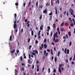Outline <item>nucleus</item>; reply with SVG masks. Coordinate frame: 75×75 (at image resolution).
<instances>
[{"mask_svg":"<svg viewBox=\"0 0 75 75\" xmlns=\"http://www.w3.org/2000/svg\"><path fill=\"white\" fill-rule=\"evenodd\" d=\"M43 7V6H42V5H40L39 6V8H42Z\"/></svg>","mask_w":75,"mask_h":75,"instance_id":"dca6fc26","label":"nucleus"},{"mask_svg":"<svg viewBox=\"0 0 75 75\" xmlns=\"http://www.w3.org/2000/svg\"><path fill=\"white\" fill-rule=\"evenodd\" d=\"M60 52H58V54H57V56H58V57H59V54H60Z\"/></svg>","mask_w":75,"mask_h":75,"instance_id":"2f4dec72","label":"nucleus"},{"mask_svg":"<svg viewBox=\"0 0 75 75\" xmlns=\"http://www.w3.org/2000/svg\"><path fill=\"white\" fill-rule=\"evenodd\" d=\"M35 42L36 44H38V41H37V40H36L35 41Z\"/></svg>","mask_w":75,"mask_h":75,"instance_id":"ea45409f","label":"nucleus"},{"mask_svg":"<svg viewBox=\"0 0 75 75\" xmlns=\"http://www.w3.org/2000/svg\"><path fill=\"white\" fill-rule=\"evenodd\" d=\"M67 16H69V14H68V11H67Z\"/></svg>","mask_w":75,"mask_h":75,"instance_id":"4d7b16f0","label":"nucleus"},{"mask_svg":"<svg viewBox=\"0 0 75 75\" xmlns=\"http://www.w3.org/2000/svg\"><path fill=\"white\" fill-rule=\"evenodd\" d=\"M44 48H47V45H46V44H45L44 45Z\"/></svg>","mask_w":75,"mask_h":75,"instance_id":"f8f14e48","label":"nucleus"},{"mask_svg":"<svg viewBox=\"0 0 75 75\" xmlns=\"http://www.w3.org/2000/svg\"><path fill=\"white\" fill-rule=\"evenodd\" d=\"M14 17L15 20H16V17H17V14H16V13L14 14Z\"/></svg>","mask_w":75,"mask_h":75,"instance_id":"ddd939ff","label":"nucleus"},{"mask_svg":"<svg viewBox=\"0 0 75 75\" xmlns=\"http://www.w3.org/2000/svg\"><path fill=\"white\" fill-rule=\"evenodd\" d=\"M68 35L69 36H71V32H68Z\"/></svg>","mask_w":75,"mask_h":75,"instance_id":"6ab92c4d","label":"nucleus"},{"mask_svg":"<svg viewBox=\"0 0 75 75\" xmlns=\"http://www.w3.org/2000/svg\"><path fill=\"white\" fill-rule=\"evenodd\" d=\"M53 41H54V42H55V43H57V42H58V41H59V40H58V39H56V40H53Z\"/></svg>","mask_w":75,"mask_h":75,"instance_id":"1a4fd4ad","label":"nucleus"},{"mask_svg":"<svg viewBox=\"0 0 75 75\" xmlns=\"http://www.w3.org/2000/svg\"><path fill=\"white\" fill-rule=\"evenodd\" d=\"M21 59V61H23V57L22 56H21L20 57Z\"/></svg>","mask_w":75,"mask_h":75,"instance_id":"e433bc0d","label":"nucleus"},{"mask_svg":"<svg viewBox=\"0 0 75 75\" xmlns=\"http://www.w3.org/2000/svg\"><path fill=\"white\" fill-rule=\"evenodd\" d=\"M33 52H32L31 53L32 54H33V55H36V53H34V52H35V50H33Z\"/></svg>","mask_w":75,"mask_h":75,"instance_id":"423d86ee","label":"nucleus"},{"mask_svg":"<svg viewBox=\"0 0 75 75\" xmlns=\"http://www.w3.org/2000/svg\"><path fill=\"white\" fill-rule=\"evenodd\" d=\"M44 70H45V68H44V67H43L42 69V72H43Z\"/></svg>","mask_w":75,"mask_h":75,"instance_id":"a211bd4d","label":"nucleus"},{"mask_svg":"<svg viewBox=\"0 0 75 75\" xmlns=\"http://www.w3.org/2000/svg\"><path fill=\"white\" fill-rule=\"evenodd\" d=\"M70 25L71 27H73V26H74V24H73V23H71L70 24Z\"/></svg>","mask_w":75,"mask_h":75,"instance_id":"37998d69","label":"nucleus"},{"mask_svg":"<svg viewBox=\"0 0 75 75\" xmlns=\"http://www.w3.org/2000/svg\"><path fill=\"white\" fill-rule=\"evenodd\" d=\"M21 33H23V28H22V29H21Z\"/></svg>","mask_w":75,"mask_h":75,"instance_id":"5fc2aeb1","label":"nucleus"},{"mask_svg":"<svg viewBox=\"0 0 75 75\" xmlns=\"http://www.w3.org/2000/svg\"><path fill=\"white\" fill-rule=\"evenodd\" d=\"M44 42H47V39L45 38L44 39Z\"/></svg>","mask_w":75,"mask_h":75,"instance_id":"7c9ffc66","label":"nucleus"},{"mask_svg":"<svg viewBox=\"0 0 75 75\" xmlns=\"http://www.w3.org/2000/svg\"><path fill=\"white\" fill-rule=\"evenodd\" d=\"M52 12H51L49 14V16H52Z\"/></svg>","mask_w":75,"mask_h":75,"instance_id":"cd10ccee","label":"nucleus"},{"mask_svg":"<svg viewBox=\"0 0 75 75\" xmlns=\"http://www.w3.org/2000/svg\"><path fill=\"white\" fill-rule=\"evenodd\" d=\"M51 54L52 55H53V52H52V49H51Z\"/></svg>","mask_w":75,"mask_h":75,"instance_id":"49530a36","label":"nucleus"},{"mask_svg":"<svg viewBox=\"0 0 75 75\" xmlns=\"http://www.w3.org/2000/svg\"><path fill=\"white\" fill-rule=\"evenodd\" d=\"M53 72L54 73L56 72V69H54Z\"/></svg>","mask_w":75,"mask_h":75,"instance_id":"09e8293b","label":"nucleus"},{"mask_svg":"<svg viewBox=\"0 0 75 75\" xmlns=\"http://www.w3.org/2000/svg\"><path fill=\"white\" fill-rule=\"evenodd\" d=\"M64 25V22H62V23L61 24V27H62Z\"/></svg>","mask_w":75,"mask_h":75,"instance_id":"b1692460","label":"nucleus"},{"mask_svg":"<svg viewBox=\"0 0 75 75\" xmlns=\"http://www.w3.org/2000/svg\"><path fill=\"white\" fill-rule=\"evenodd\" d=\"M28 62L29 64H31L33 62V59H29L28 60Z\"/></svg>","mask_w":75,"mask_h":75,"instance_id":"7ed1b4c3","label":"nucleus"},{"mask_svg":"<svg viewBox=\"0 0 75 75\" xmlns=\"http://www.w3.org/2000/svg\"><path fill=\"white\" fill-rule=\"evenodd\" d=\"M52 33H53L52 31H51V33L50 34V37H52Z\"/></svg>","mask_w":75,"mask_h":75,"instance_id":"f704fd0d","label":"nucleus"},{"mask_svg":"<svg viewBox=\"0 0 75 75\" xmlns=\"http://www.w3.org/2000/svg\"><path fill=\"white\" fill-rule=\"evenodd\" d=\"M66 62L67 63H68V59H66Z\"/></svg>","mask_w":75,"mask_h":75,"instance_id":"58836bf2","label":"nucleus"},{"mask_svg":"<svg viewBox=\"0 0 75 75\" xmlns=\"http://www.w3.org/2000/svg\"><path fill=\"white\" fill-rule=\"evenodd\" d=\"M36 6L37 7H38V2L36 3Z\"/></svg>","mask_w":75,"mask_h":75,"instance_id":"3c124183","label":"nucleus"},{"mask_svg":"<svg viewBox=\"0 0 75 75\" xmlns=\"http://www.w3.org/2000/svg\"><path fill=\"white\" fill-rule=\"evenodd\" d=\"M30 31H31V34L32 36H33L34 35V31L33 30H32V28L30 29Z\"/></svg>","mask_w":75,"mask_h":75,"instance_id":"39448f33","label":"nucleus"},{"mask_svg":"<svg viewBox=\"0 0 75 75\" xmlns=\"http://www.w3.org/2000/svg\"><path fill=\"white\" fill-rule=\"evenodd\" d=\"M31 2L30 1L29 4H28V7H29V6H30V4H31Z\"/></svg>","mask_w":75,"mask_h":75,"instance_id":"4c0bfd02","label":"nucleus"},{"mask_svg":"<svg viewBox=\"0 0 75 75\" xmlns=\"http://www.w3.org/2000/svg\"><path fill=\"white\" fill-rule=\"evenodd\" d=\"M55 11L56 14H58V11H57V9L56 7L55 8Z\"/></svg>","mask_w":75,"mask_h":75,"instance_id":"6e6552de","label":"nucleus"},{"mask_svg":"<svg viewBox=\"0 0 75 75\" xmlns=\"http://www.w3.org/2000/svg\"><path fill=\"white\" fill-rule=\"evenodd\" d=\"M63 64H59V69H61V67H62Z\"/></svg>","mask_w":75,"mask_h":75,"instance_id":"4be33fe9","label":"nucleus"},{"mask_svg":"<svg viewBox=\"0 0 75 75\" xmlns=\"http://www.w3.org/2000/svg\"><path fill=\"white\" fill-rule=\"evenodd\" d=\"M39 49H40V50H42V47H39Z\"/></svg>","mask_w":75,"mask_h":75,"instance_id":"e2e57ef3","label":"nucleus"},{"mask_svg":"<svg viewBox=\"0 0 75 75\" xmlns=\"http://www.w3.org/2000/svg\"><path fill=\"white\" fill-rule=\"evenodd\" d=\"M50 68H48V72L49 73V74H50Z\"/></svg>","mask_w":75,"mask_h":75,"instance_id":"a878e982","label":"nucleus"},{"mask_svg":"<svg viewBox=\"0 0 75 75\" xmlns=\"http://www.w3.org/2000/svg\"><path fill=\"white\" fill-rule=\"evenodd\" d=\"M48 52H47L45 54V57H47V56H48Z\"/></svg>","mask_w":75,"mask_h":75,"instance_id":"c03bdc74","label":"nucleus"},{"mask_svg":"<svg viewBox=\"0 0 75 75\" xmlns=\"http://www.w3.org/2000/svg\"><path fill=\"white\" fill-rule=\"evenodd\" d=\"M54 51H56V47H54Z\"/></svg>","mask_w":75,"mask_h":75,"instance_id":"69168bd1","label":"nucleus"},{"mask_svg":"<svg viewBox=\"0 0 75 75\" xmlns=\"http://www.w3.org/2000/svg\"><path fill=\"white\" fill-rule=\"evenodd\" d=\"M64 25L66 27H67L68 25H69V24L68 23H64Z\"/></svg>","mask_w":75,"mask_h":75,"instance_id":"9b49d317","label":"nucleus"},{"mask_svg":"<svg viewBox=\"0 0 75 75\" xmlns=\"http://www.w3.org/2000/svg\"><path fill=\"white\" fill-rule=\"evenodd\" d=\"M43 13H44V14H45V13H47V8L45 9V10L43 11Z\"/></svg>","mask_w":75,"mask_h":75,"instance_id":"0eeeda50","label":"nucleus"},{"mask_svg":"<svg viewBox=\"0 0 75 75\" xmlns=\"http://www.w3.org/2000/svg\"><path fill=\"white\" fill-rule=\"evenodd\" d=\"M31 47H32V46H31V45H30L29 47V50H30V49H31Z\"/></svg>","mask_w":75,"mask_h":75,"instance_id":"c756f323","label":"nucleus"},{"mask_svg":"<svg viewBox=\"0 0 75 75\" xmlns=\"http://www.w3.org/2000/svg\"><path fill=\"white\" fill-rule=\"evenodd\" d=\"M38 63H39V64H40V62H38V60H37V62H36L37 64H38Z\"/></svg>","mask_w":75,"mask_h":75,"instance_id":"6e6d98bb","label":"nucleus"},{"mask_svg":"<svg viewBox=\"0 0 75 75\" xmlns=\"http://www.w3.org/2000/svg\"><path fill=\"white\" fill-rule=\"evenodd\" d=\"M53 28H55V24L54 23L53 24Z\"/></svg>","mask_w":75,"mask_h":75,"instance_id":"72a5a7b5","label":"nucleus"},{"mask_svg":"<svg viewBox=\"0 0 75 75\" xmlns=\"http://www.w3.org/2000/svg\"><path fill=\"white\" fill-rule=\"evenodd\" d=\"M40 71V69H37V72H38Z\"/></svg>","mask_w":75,"mask_h":75,"instance_id":"052dcab7","label":"nucleus"},{"mask_svg":"<svg viewBox=\"0 0 75 75\" xmlns=\"http://www.w3.org/2000/svg\"><path fill=\"white\" fill-rule=\"evenodd\" d=\"M15 51H16V50L15 49L13 50V51H11V53L13 54V53H14V52H15Z\"/></svg>","mask_w":75,"mask_h":75,"instance_id":"f3484780","label":"nucleus"},{"mask_svg":"<svg viewBox=\"0 0 75 75\" xmlns=\"http://www.w3.org/2000/svg\"><path fill=\"white\" fill-rule=\"evenodd\" d=\"M58 71L59 73H61V69H59Z\"/></svg>","mask_w":75,"mask_h":75,"instance_id":"393cba45","label":"nucleus"},{"mask_svg":"<svg viewBox=\"0 0 75 75\" xmlns=\"http://www.w3.org/2000/svg\"><path fill=\"white\" fill-rule=\"evenodd\" d=\"M51 6H53V4H52V0H51Z\"/></svg>","mask_w":75,"mask_h":75,"instance_id":"603ef678","label":"nucleus"},{"mask_svg":"<svg viewBox=\"0 0 75 75\" xmlns=\"http://www.w3.org/2000/svg\"><path fill=\"white\" fill-rule=\"evenodd\" d=\"M35 52L37 54H38V51L37 50H35Z\"/></svg>","mask_w":75,"mask_h":75,"instance_id":"79ce46f5","label":"nucleus"},{"mask_svg":"<svg viewBox=\"0 0 75 75\" xmlns=\"http://www.w3.org/2000/svg\"><path fill=\"white\" fill-rule=\"evenodd\" d=\"M28 24L27 25V26L28 27H30V24Z\"/></svg>","mask_w":75,"mask_h":75,"instance_id":"8fccbe9b","label":"nucleus"},{"mask_svg":"<svg viewBox=\"0 0 75 75\" xmlns=\"http://www.w3.org/2000/svg\"><path fill=\"white\" fill-rule=\"evenodd\" d=\"M45 54H46V50H44V55H45Z\"/></svg>","mask_w":75,"mask_h":75,"instance_id":"c9c22d12","label":"nucleus"},{"mask_svg":"<svg viewBox=\"0 0 75 75\" xmlns=\"http://www.w3.org/2000/svg\"><path fill=\"white\" fill-rule=\"evenodd\" d=\"M43 26H44L43 25H42L41 26H40V30H42V29H43Z\"/></svg>","mask_w":75,"mask_h":75,"instance_id":"9d476101","label":"nucleus"},{"mask_svg":"<svg viewBox=\"0 0 75 75\" xmlns=\"http://www.w3.org/2000/svg\"><path fill=\"white\" fill-rule=\"evenodd\" d=\"M14 24L13 28L15 30L14 32H15L16 33H17L18 31V28H17V24H16V20L14 22Z\"/></svg>","mask_w":75,"mask_h":75,"instance_id":"f257e3e1","label":"nucleus"},{"mask_svg":"<svg viewBox=\"0 0 75 75\" xmlns=\"http://www.w3.org/2000/svg\"><path fill=\"white\" fill-rule=\"evenodd\" d=\"M47 51L48 52H50V51H51V50H50V49L47 50Z\"/></svg>","mask_w":75,"mask_h":75,"instance_id":"338daca9","label":"nucleus"},{"mask_svg":"<svg viewBox=\"0 0 75 75\" xmlns=\"http://www.w3.org/2000/svg\"><path fill=\"white\" fill-rule=\"evenodd\" d=\"M67 48H66L64 50V52L65 54H67Z\"/></svg>","mask_w":75,"mask_h":75,"instance_id":"412c9836","label":"nucleus"},{"mask_svg":"<svg viewBox=\"0 0 75 75\" xmlns=\"http://www.w3.org/2000/svg\"><path fill=\"white\" fill-rule=\"evenodd\" d=\"M40 37H41V36H40V35L38 36V39H40Z\"/></svg>","mask_w":75,"mask_h":75,"instance_id":"774afa93","label":"nucleus"},{"mask_svg":"<svg viewBox=\"0 0 75 75\" xmlns=\"http://www.w3.org/2000/svg\"><path fill=\"white\" fill-rule=\"evenodd\" d=\"M57 4H59V0H57Z\"/></svg>","mask_w":75,"mask_h":75,"instance_id":"a19ab883","label":"nucleus"},{"mask_svg":"<svg viewBox=\"0 0 75 75\" xmlns=\"http://www.w3.org/2000/svg\"><path fill=\"white\" fill-rule=\"evenodd\" d=\"M63 39H64L63 40V42H65V41H66V38L67 39H68V35H67L66 34L65 35V36H64L63 37Z\"/></svg>","mask_w":75,"mask_h":75,"instance_id":"f03ea898","label":"nucleus"},{"mask_svg":"<svg viewBox=\"0 0 75 75\" xmlns=\"http://www.w3.org/2000/svg\"><path fill=\"white\" fill-rule=\"evenodd\" d=\"M57 57H55L54 58V62H57Z\"/></svg>","mask_w":75,"mask_h":75,"instance_id":"bb28decb","label":"nucleus"},{"mask_svg":"<svg viewBox=\"0 0 75 75\" xmlns=\"http://www.w3.org/2000/svg\"><path fill=\"white\" fill-rule=\"evenodd\" d=\"M25 21L26 23L27 22V21H28V20H27V19H25Z\"/></svg>","mask_w":75,"mask_h":75,"instance_id":"a18cd8bd","label":"nucleus"},{"mask_svg":"<svg viewBox=\"0 0 75 75\" xmlns=\"http://www.w3.org/2000/svg\"><path fill=\"white\" fill-rule=\"evenodd\" d=\"M11 38H12V36H10V39H9V40L10 41H11Z\"/></svg>","mask_w":75,"mask_h":75,"instance_id":"473e14b6","label":"nucleus"},{"mask_svg":"<svg viewBox=\"0 0 75 75\" xmlns=\"http://www.w3.org/2000/svg\"><path fill=\"white\" fill-rule=\"evenodd\" d=\"M61 30L62 31H64V28H61Z\"/></svg>","mask_w":75,"mask_h":75,"instance_id":"13d9d810","label":"nucleus"},{"mask_svg":"<svg viewBox=\"0 0 75 75\" xmlns=\"http://www.w3.org/2000/svg\"><path fill=\"white\" fill-rule=\"evenodd\" d=\"M70 12H71V14L72 16L73 15V14L74 13V10H72L71 8H70V10H69Z\"/></svg>","mask_w":75,"mask_h":75,"instance_id":"20e7f679","label":"nucleus"},{"mask_svg":"<svg viewBox=\"0 0 75 75\" xmlns=\"http://www.w3.org/2000/svg\"><path fill=\"white\" fill-rule=\"evenodd\" d=\"M67 54H69V50L68 49L67 50Z\"/></svg>","mask_w":75,"mask_h":75,"instance_id":"4468645a","label":"nucleus"},{"mask_svg":"<svg viewBox=\"0 0 75 75\" xmlns=\"http://www.w3.org/2000/svg\"><path fill=\"white\" fill-rule=\"evenodd\" d=\"M23 55H24V58L25 59L26 58V56H25V54L24 53H23Z\"/></svg>","mask_w":75,"mask_h":75,"instance_id":"aec40b11","label":"nucleus"},{"mask_svg":"<svg viewBox=\"0 0 75 75\" xmlns=\"http://www.w3.org/2000/svg\"><path fill=\"white\" fill-rule=\"evenodd\" d=\"M15 5L16 6H18V2H17L16 3H15Z\"/></svg>","mask_w":75,"mask_h":75,"instance_id":"bf43d9fd","label":"nucleus"},{"mask_svg":"<svg viewBox=\"0 0 75 75\" xmlns=\"http://www.w3.org/2000/svg\"><path fill=\"white\" fill-rule=\"evenodd\" d=\"M57 31H59V28H57Z\"/></svg>","mask_w":75,"mask_h":75,"instance_id":"864d4df0","label":"nucleus"},{"mask_svg":"<svg viewBox=\"0 0 75 75\" xmlns=\"http://www.w3.org/2000/svg\"><path fill=\"white\" fill-rule=\"evenodd\" d=\"M40 19H41V18H42V15H41L40 16Z\"/></svg>","mask_w":75,"mask_h":75,"instance_id":"0e129e2a","label":"nucleus"},{"mask_svg":"<svg viewBox=\"0 0 75 75\" xmlns=\"http://www.w3.org/2000/svg\"><path fill=\"white\" fill-rule=\"evenodd\" d=\"M30 40H31V39H30V38H29L28 40V42L29 43L30 42Z\"/></svg>","mask_w":75,"mask_h":75,"instance_id":"c85d7f7f","label":"nucleus"},{"mask_svg":"<svg viewBox=\"0 0 75 75\" xmlns=\"http://www.w3.org/2000/svg\"><path fill=\"white\" fill-rule=\"evenodd\" d=\"M71 45H72V42L70 41V43H69V46H71Z\"/></svg>","mask_w":75,"mask_h":75,"instance_id":"de8ad7c7","label":"nucleus"},{"mask_svg":"<svg viewBox=\"0 0 75 75\" xmlns=\"http://www.w3.org/2000/svg\"><path fill=\"white\" fill-rule=\"evenodd\" d=\"M18 52H19V50H16L17 54H18Z\"/></svg>","mask_w":75,"mask_h":75,"instance_id":"680f3d73","label":"nucleus"},{"mask_svg":"<svg viewBox=\"0 0 75 75\" xmlns=\"http://www.w3.org/2000/svg\"><path fill=\"white\" fill-rule=\"evenodd\" d=\"M55 38H56V35H55V34H54V38L53 39V40H55Z\"/></svg>","mask_w":75,"mask_h":75,"instance_id":"2eb2a0df","label":"nucleus"},{"mask_svg":"<svg viewBox=\"0 0 75 75\" xmlns=\"http://www.w3.org/2000/svg\"><path fill=\"white\" fill-rule=\"evenodd\" d=\"M50 18L49 19V20H50V21H51V18H52V16H50Z\"/></svg>","mask_w":75,"mask_h":75,"instance_id":"5701e85b","label":"nucleus"}]
</instances>
